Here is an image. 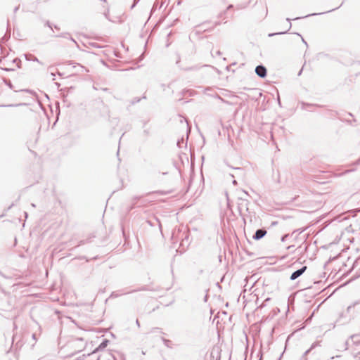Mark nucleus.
Returning a JSON list of instances; mask_svg holds the SVG:
<instances>
[{"label":"nucleus","mask_w":360,"mask_h":360,"mask_svg":"<svg viewBox=\"0 0 360 360\" xmlns=\"http://www.w3.org/2000/svg\"><path fill=\"white\" fill-rule=\"evenodd\" d=\"M255 72L257 75L261 77H264L266 75V70L262 65H259L256 68Z\"/></svg>","instance_id":"obj_1"},{"label":"nucleus","mask_w":360,"mask_h":360,"mask_svg":"<svg viewBox=\"0 0 360 360\" xmlns=\"http://www.w3.org/2000/svg\"><path fill=\"white\" fill-rule=\"evenodd\" d=\"M306 269H307V266H304L302 269L295 271L294 273L292 274V275L290 276V279H292V280L296 279L300 276H301L306 271Z\"/></svg>","instance_id":"obj_2"},{"label":"nucleus","mask_w":360,"mask_h":360,"mask_svg":"<svg viewBox=\"0 0 360 360\" xmlns=\"http://www.w3.org/2000/svg\"><path fill=\"white\" fill-rule=\"evenodd\" d=\"M266 233V231L265 230L259 229L256 231L255 235L254 236L253 238L255 240H259V239L262 238V237H264Z\"/></svg>","instance_id":"obj_3"},{"label":"nucleus","mask_w":360,"mask_h":360,"mask_svg":"<svg viewBox=\"0 0 360 360\" xmlns=\"http://www.w3.org/2000/svg\"><path fill=\"white\" fill-rule=\"evenodd\" d=\"M108 340H104L98 347V348L101 349V348H105L107 345H108Z\"/></svg>","instance_id":"obj_4"}]
</instances>
